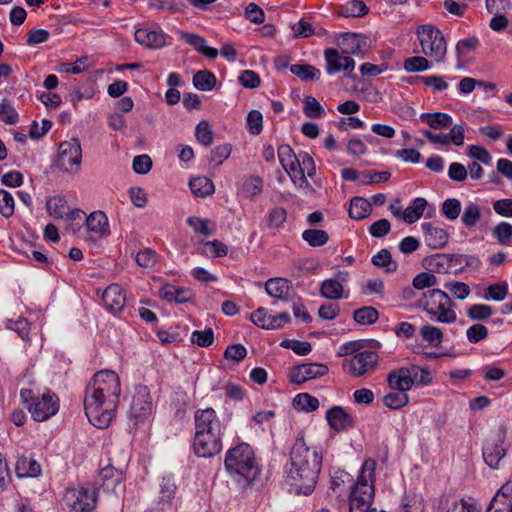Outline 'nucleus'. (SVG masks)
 <instances>
[{
  "mask_svg": "<svg viewBox=\"0 0 512 512\" xmlns=\"http://www.w3.org/2000/svg\"><path fill=\"white\" fill-rule=\"evenodd\" d=\"M121 394L120 378L112 370H101L88 383L84 409L89 422L100 429L112 422Z\"/></svg>",
  "mask_w": 512,
  "mask_h": 512,
  "instance_id": "f257e3e1",
  "label": "nucleus"
},
{
  "mask_svg": "<svg viewBox=\"0 0 512 512\" xmlns=\"http://www.w3.org/2000/svg\"><path fill=\"white\" fill-rule=\"evenodd\" d=\"M321 467V451L317 447L308 446L303 436L297 437L289 453V462L286 464L289 484L297 493L311 494L318 482Z\"/></svg>",
  "mask_w": 512,
  "mask_h": 512,
  "instance_id": "f03ea898",
  "label": "nucleus"
},
{
  "mask_svg": "<svg viewBox=\"0 0 512 512\" xmlns=\"http://www.w3.org/2000/svg\"><path fill=\"white\" fill-rule=\"evenodd\" d=\"M225 470L240 488L250 486L259 475L254 452L247 443H241L226 453Z\"/></svg>",
  "mask_w": 512,
  "mask_h": 512,
  "instance_id": "7ed1b4c3",
  "label": "nucleus"
},
{
  "mask_svg": "<svg viewBox=\"0 0 512 512\" xmlns=\"http://www.w3.org/2000/svg\"><path fill=\"white\" fill-rule=\"evenodd\" d=\"M376 462L367 459L360 470L357 481L349 492L350 512H385L371 508L374 498V474Z\"/></svg>",
  "mask_w": 512,
  "mask_h": 512,
  "instance_id": "20e7f679",
  "label": "nucleus"
},
{
  "mask_svg": "<svg viewBox=\"0 0 512 512\" xmlns=\"http://www.w3.org/2000/svg\"><path fill=\"white\" fill-rule=\"evenodd\" d=\"M453 305L449 295L440 289L424 292L419 300V307L429 315L430 320L444 324H452L457 319Z\"/></svg>",
  "mask_w": 512,
  "mask_h": 512,
  "instance_id": "39448f33",
  "label": "nucleus"
},
{
  "mask_svg": "<svg viewBox=\"0 0 512 512\" xmlns=\"http://www.w3.org/2000/svg\"><path fill=\"white\" fill-rule=\"evenodd\" d=\"M20 396L35 421H46L58 412L59 399L50 391L40 394L30 389H23Z\"/></svg>",
  "mask_w": 512,
  "mask_h": 512,
  "instance_id": "423d86ee",
  "label": "nucleus"
},
{
  "mask_svg": "<svg viewBox=\"0 0 512 512\" xmlns=\"http://www.w3.org/2000/svg\"><path fill=\"white\" fill-rule=\"evenodd\" d=\"M432 374L426 367L409 365L391 371L387 382L392 390L409 391L415 384L428 385L432 382Z\"/></svg>",
  "mask_w": 512,
  "mask_h": 512,
  "instance_id": "0eeeda50",
  "label": "nucleus"
},
{
  "mask_svg": "<svg viewBox=\"0 0 512 512\" xmlns=\"http://www.w3.org/2000/svg\"><path fill=\"white\" fill-rule=\"evenodd\" d=\"M416 34L421 45L422 53L437 63L444 61L447 53V43L443 33L434 25H420Z\"/></svg>",
  "mask_w": 512,
  "mask_h": 512,
  "instance_id": "6e6552de",
  "label": "nucleus"
},
{
  "mask_svg": "<svg viewBox=\"0 0 512 512\" xmlns=\"http://www.w3.org/2000/svg\"><path fill=\"white\" fill-rule=\"evenodd\" d=\"M507 449L506 428L500 427L486 439L483 445L482 454L485 463L492 469H498L501 460L506 456Z\"/></svg>",
  "mask_w": 512,
  "mask_h": 512,
  "instance_id": "1a4fd4ad",
  "label": "nucleus"
},
{
  "mask_svg": "<svg viewBox=\"0 0 512 512\" xmlns=\"http://www.w3.org/2000/svg\"><path fill=\"white\" fill-rule=\"evenodd\" d=\"M65 501L72 512H92L97 503L95 489L86 487L70 488L66 491Z\"/></svg>",
  "mask_w": 512,
  "mask_h": 512,
  "instance_id": "9d476101",
  "label": "nucleus"
},
{
  "mask_svg": "<svg viewBox=\"0 0 512 512\" xmlns=\"http://www.w3.org/2000/svg\"><path fill=\"white\" fill-rule=\"evenodd\" d=\"M153 411L150 391L145 385H137L132 396L129 417L135 424L147 419Z\"/></svg>",
  "mask_w": 512,
  "mask_h": 512,
  "instance_id": "9b49d317",
  "label": "nucleus"
},
{
  "mask_svg": "<svg viewBox=\"0 0 512 512\" xmlns=\"http://www.w3.org/2000/svg\"><path fill=\"white\" fill-rule=\"evenodd\" d=\"M378 363V355L374 351H362L354 354L351 358L345 359L343 366L348 372L355 376L361 377L366 373L374 371Z\"/></svg>",
  "mask_w": 512,
  "mask_h": 512,
  "instance_id": "f8f14e48",
  "label": "nucleus"
},
{
  "mask_svg": "<svg viewBox=\"0 0 512 512\" xmlns=\"http://www.w3.org/2000/svg\"><path fill=\"white\" fill-rule=\"evenodd\" d=\"M81 160V145L77 139H72L71 141H64L60 144L55 165L63 171H68L69 167H79Z\"/></svg>",
  "mask_w": 512,
  "mask_h": 512,
  "instance_id": "ddd939ff",
  "label": "nucleus"
},
{
  "mask_svg": "<svg viewBox=\"0 0 512 512\" xmlns=\"http://www.w3.org/2000/svg\"><path fill=\"white\" fill-rule=\"evenodd\" d=\"M324 58L328 75H335L339 72L351 75L355 69V60L350 56L340 53L336 48H326L324 50Z\"/></svg>",
  "mask_w": 512,
  "mask_h": 512,
  "instance_id": "4468645a",
  "label": "nucleus"
},
{
  "mask_svg": "<svg viewBox=\"0 0 512 512\" xmlns=\"http://www.w3.org/2000/svg\"><path fill=\"white\" fill-rule=\"evenodd\" d=\"M299 166L295 167V172L291 173L292 181L300 188L312 190L311 184L306 177L313 178L316 175V165L312 156L307 152L298 154Z\"/></svg>",
  "mask_w": 512,
  "mask_h": 512,
  "instance_id": "2eb2a0df",
  "label": "nucleus"
},
{
  "mask_svg": "<svg viewBox=\"0 0 512 512\" xmlns=\"http://www.w3.org/2000/svg\"><path fill=\"white\" fill-rule=\"evenodd\" d=\"M48 213L56 219L63 221H80L85 215L81 209H70L66 199L62 196H54L46 203Z\"/></svg>",
  "mask_w": 512,
  "mask_h": 512,
  "instance_id": "dca6fc26",
  "label": "nucleus"
},
{
  "mask_svg": "<svg viewBox=\"0 0 512 512\" xmlns=\"http://www.w3.org/2000/svg\"><path fill=\"white\" fill-rule=\"evenodd\" d=\"M193 449L198 457L210 458L222 450V434H195Z\"/></svg>",
  "mask_w": 512,
  "mask_h": 512,
  "instance_id": "f3484780",
  "label": "nucleus"
},
{
  "mask_svg": "<svg viewBox=\"0 0 512 512\" xmlns=\"http://www.w3.org/2000/svg\"><path fill=\"white\" fill-rule=\"evenodd\" d=\"M195 434H222V424L212 408L199 409L194 415Z\"/></svg>",
  "mask_w": 512,
  "mask_h": 512,
  "instance_id": "a211bd4d",
  "label": "nucleus"
},
{
  "mask_svg": "<svg viewBox=\"0 0 512 512\" xmlns=\"http://www.w3.org/2000/svg\"><path fill=\"white\" fill-rule=\"evenodd\" d=\"M328 373V367L320 363H306L290 369L289 379L292 383L302 384Z\"/></svg>",
  "mask_w": 512,
  "mask_h": 512,
  "instance_id": "6ab92c4d",
  "label": "nucleus"
},
{
  "mask_svg": "<svg viewBox=\"0 0 512 512\" xmlns=\"http://www.w3.org/2000/svg\"><path fill=\"white\" fill-rule=\"evenodd\" d=\"M367 43V36L354 32H344L337 40V45L340 48L341 53L346 56L359 55L363 53L364 49L367 47Z\"/></svg>",
  "mask_w": 512,
  "mask_h": 512,
  "instance_id": "aec40b11",
  "label": "nucleus"
},
{
  "mask_svg": "<svg viewBox=\"0 0 512 512\" xmlns=\"http://www.w3.org/2000/svg\"><path fill=\"white\" fill-rule=\"evenodd\" d=\"M326 419L331 429L337 432L347 431L354 427V418L343 407L334 406L326 412Z\"/></svg>",
  "mask_w": 512,
  "mask_h": 512,
  "instance_id": "412c9836",
  "label": "nucleus"
},
{
  "mask_svg": "<svg viewBox=\"0 0 512 512\" xmlns=\"http://www.w3.org/2000/svg\"><path fill=\"white\" fill-rule=\"evenodd\" d=\"M109 226H71V233L88 245L97 244L110 233Z\"/></svg>",
  "mask_w": 512,
  "mask_h": 512,
  "instance_id": "4be33fe9",
  "label": "nucleus"
},
{
  "mask_svg": "<svg viewBox=\"0 0 512 512\" xmlns=\"http://www.w3.org/2000/svg\"><path fill=\"white\" fill-rule=\"evenodd\" d=\"M134 38L137 43L149 49H159L166 45V37L162 31L139 28L135 31Z\"/></svg>",
  "mask_w": 512,
  "mask_h": 512,
  "instance_id": "5701e85b",
  "label": "nucleus"
},
{
  "mask_svg": "<svg viewBox=\"0 0 512 512\" xmlns=\"http://www.w3.org/2000/svg\"><path fill=\"white\" fill-rule=\"evenodd\" d=\"M104 305L112 312H119L123 309L126 302L124 290L118 284H111L103 292Z\"/></svg>",
  "mask_w": 512,
  "mask_h": 512,
  "instance_id": "b1692460",
  "label": "nucleus"
},
{
  "mask_svg": "<svg viewBox=\"0 0 512 512\" xmlns=\"http://www.w3.org/2000/svg\"><path fill=\"white\" fill-rule=\"evenodd\" d=\"M353 477L344 470L336 469L331 473L330 489L336 497H342L353 488Z\"/></svg>",
  "mask_w": 512,
  "mask_h": 512,
  "instance_id": "393cba45",
  "label": "nucleus"
},
{
  "mask_svg": "<svg viewBox=\"0 0 512 512\" xmlns=\"http://www.w3.org/2000/svg\"><path fill=\"white\" fill-rule=\"evenodd\" d=\"M123 480V473L121 469L115 468L112 465H107L100 470L98 482H101V487L107 492H116Z\"/></svg>",
  "mask_w": 512,
  "mask_h": 512,
  "instance_id": "a878e982",
  "label": "nucleus"
},
{
  "mask_svg": "<svg viewBox=\"0 0 512 512\" xmlns=\"http://www.w3.org/2000/svg\"><path fill=\"white\" fill-rule=\"evenodd\" d=\"M180 38L209 59H215L219 54V51L216 48L208 46L206 40L199 34L186 32L182 33Z\"/></svg>",
  "mask_w": 512,
  "mask_h": 512,
  "instance_id": "bb28decb",
  "label": "nucleus"
},
{
  "mask_svg": "<svg viewBox=\"0 0 512 512\" xmlns=\"http://www.w3.org/2000/svg\"><path fill=\"white\" fill-rule=\"evenodd\" d=\"M291 288V281L285 278H271L265 283L267 294L279 300H288Z\"/></svg>",
  "mask_w": 512,
  "mask_h": 512,
  "instance_id": "cd10ccee",
  "label": "nucleus"
},
{
  "mask_svg": "<svg viewBox=\"0 0 512 512\" xmlns=\"http://www.w3.org/2000/svg\"><path fill=\"white\" fill-rule=\"evenodd\" d=\"M424 227V241L433 248H443L449 239L448 232L440 226H423Z\"/></svg>",
  "mask_w": 512,
  "mask_h": 512,
  "instance_id": "c85d7f7f",
  "label": "nucleus"
},
{
  "mask_svg": "<svg viewBox=\"0 0 512 512\" xmlns=\"http://www.w3.org/2000/svg\"><path fill=\"white\" fill-rule=\"evenodd\" d=\"M427 207L428 202L425 198L417 197L413 199L409 206L404 209L402 221L407 224H413L424 215Z\"/></svg>",
  "mask_w": 512,
  "mask_h": 512,
  "instance_id": "c756f323",
  "label": "nucleus"
},
{
  "mask_svg": "<svg viewBox=\"0 0 512 512\" xmlns=\"http://www.w3.org/2000/svg\"><path fill=\"white\" fill-rule=\"evenodd\" d=\"M372 203L363 197H354L350 201L348 213L352 220L361 221L370 215Z\"/></svg>",
  "mask_w": 512,
  "mask_h": 512,
  "instance_id": "7c9ffc66",
  "label": "nucleus"
},
{
  "mask_svg": "<svg viewBox=\"0 0 512 512\" xmlns=\"http://www.w3.org/2000/svg\"><path fill=\"white\" fill-rule=\"evenodd\" d=\"M189 187L193 195L200 198L210 196L215 191L212 180L206 176L193 177L189 181Z\"/></svg>",
  "mask_w": 512,
  "mask_h": 512,
  "instance_id": "2f4dec72",
  "label": "nucleus"
},
{
  "mask_svg": "<svg viewBox=\"0 0 512 512\" xmlns=\"http://www.w3.org/2000/svg\"><path fill=\"white\" fill-rule=\"evenodd\" d=\"M18 477H36L41 473L40 464L33 458L20 457L15 466Z\"/></svg>",
  "mask_w": 512,
  "mask_h": 512,
  "instance_id": "473e14b6",
  "label": "nucleus"
},
{
  "mask_svg": "<svg viewBox=\"0 0 512 512\" xmlns=\"http://www.w3.org/2000/svg\"><path fill=\"white\" fill-rule=\"evenodd\" d=\"M278 158L282 167L290 176L291 173L295 172V167L299 166L298 155L287 144L278 147Z\"/></svg>",
  "mask_w": 512,
  "mask_h": 512,
  "instance_id": "72a5a7b5",
  "label": "nucleus"
},
{
  "mask_svg": "<svg viewBox=\"0 0 512 512\" xmlns=\"http://www.w3.org/2000/svg\"><path fill=\"white\" fill-rule=\"evenodd\" d=\"M420 119L432 129H444L452 124V117L443 112L422 113Z\"/></svg>",
  "mask_w": 512,
  "mask_h": 512,
  "instance_id": "f704fd0d",
  "label": "nucleus"
},
{
  "mask_svg": "<svg viewBox=\"0 0 512 512\" xmlns=\"http://www.w3.org/2000/svg\"><path fill=\"white\" fill-rule=\"evenodd\" d=\"M369 8L362 0H349L341 5L338 15L349 17H363L368 14Z\"/></svg>",
  "mask_w": 512,
  "mask_h": 512,
  "instance_id": "c9c22d12",
  "label": "nucleus"
},
{
  "mask_svg": "<svg viewBox=\"0 0 512 512\" xmlns=\"http://www.w3.org/2000/svg\"><path fill=\"white\" fill-rule=\"evenodd\" d=\"M344 287L335 279H327L321 283L320 295L326 299L337 300L343 297Z\"/></svg>",
  "mask_w": 512,
  "mask_h": 512,
  "instance_id": "e433bc0d",
  "label": "nucleus"
},
{
  "mask_svg": "<svg viewBox=\"0 0 512 512\" xmlns=\"http://www.w3.org/2000/svg\"><path fill=\"white\" fill-rule=\"evenodd\" d=\"M216 82L215 74L208 70H200L193 76V85L200 91H211L215 87Z\"/></svg>",
  "mask_w": 512,
  "mask_h": 512,
  "instance_id": "4c0bfd02",
  "label": "nucleus"
},
{
  "mask_svg": "<svg viewBox=\"0 0 512 512\" xmlns=\"http://www.w3.org/2000/svg\"><path fill=\"white\" fill-rule=\"evenodd\" d=\"M419 334L422 339L432 347H439L443 341V332L436 326L425 324L420 327Z\"/></svg>",
  "mask_w": 512,
  "mask_h": 512,
  "instance_id": "58836bf2",
  "label": "nucleus"
},
{
  "mask_svg": "<svg viewBox=\"0 0 512 512\" xmlns=\"http://www.w3.org/2000/svg\"><path fill=\"white\" fill-rule=\"evenodd\" d=\"M290 71L302 81L319 80L321 72L310 64H294L290 66Z\"/></svg>",
  "mask_w": 512,
  "mask_h": 512,
  "instance_id": "ea45409f",
  "label": "nucleus"
},
{
  "mask_svg": "<svg viewBox=\"0 0 512 512\" xmlns=\"http://www.w3.org/2000/svg\"><path fill=\"white\" fill-rule=\"evenodd\" d=\"M446 512H481V506L472 497L462 498L448 504Z\"/></svg>",
  "mask_w": 512,
  "mask_h": 512,
  "instance_id": "a19ab883",
  "label": "nucleus"
},
{
  "mask_svg": "<svg viewBox=\"0 0 512 512\" xmlns=\"http://www.w3.org/2000/svg\"><path fill=\"white\" fill-rule=\"evenodd\" d=\"M409 403V396L407 392L402 390H394L387 393L383 397V404L392 410L401 409Z\"/></svg>",
  "mask_w": 512,
  "mask_h": 512,
  "instance_id": "79ce46f5",
  "label": "nucleus"
},
{
  "mask_svg": "<svg viewBox=\"0 0 512 512\" xmlns=\"http://www.w3.org/2000/svg\"><path fill=\"white\" fill-rule=\"evenodd\" d=\"M293 406L300 411L313 412L319 408V400L308 393H300L293 399Z\"/></svg>",
  "mask_w": 512,
  "mask_h": 512,
  "instance_id": "37998d69",
  "label": "nucleus"
},
{
  "mask_svg": "<svg viewBox=\"0 0 512 512\" xmlns=\"http://www.w3.org/2000/svg\"><path fill=\"white\" fill-rule=\"evenodd\" d=\"M318 267L319 262L314 258H299L292 263L291 275L299 277L303 273L314 272Z\"/></svg>",
  "mask_w": 512,
  "mask_h": 512,
  "instance_id": "c03bdc74",
  "label": "nucleus"
},
{
  "mask_svg": "<svg viewBox=\"0 0 512 512\" xmlns=\"http://www.w3.org/2000/svg\"><path fill=\"white\" fill-rule=\"evenodd\" d=\"M371 262L377 267L385 268L387 273H393L398 268L397 262L392 260L391 253L387 249H382L375 254L372 257Z\"/></svg>",
  "mask_w": 512,
  "mask_h": 512,
  "instance_id": "a18cd8bd",
  "label": "nucleus"
},
{
  "mask_svg": "<svg viewBox=\"0 0 512 512\" xmlns=\"http://www.w3.org/2000/svg\"><path fill=\"white\" fill-rule=\"evenodd\" d=\"M302 238L309 246L320 247L328 242L329 235L324 230L311 228L302 233Z\"/></svg>",
  "mask_w": 512,
  "mask_h": 512,
  "instance_id": "49530a36",
  "label": "nucleus"
},
{
  "mask_svg": "<svg viewBox=\"0 0 512 512\" xmlns=\"http://www.w3.org/2000/svg\"><path fill=\"white\" fill-rule=\"evenodd\" d=\"M303 112L308 118L316 119L322 118L326 115V112L319 101L309 95L303 99Z\"/></svg>",
  "mask_w": 512,
  "mask_h": 512,
  "instance_id": "de8ad7c7",
  "label": "nucleus"
},
{
  "mask_svg": "<svg viewBox=\"0 0 512 512\" xmlns=\"http://www.w3.org/2000/svg\"><path fill=\"white\" fill-rule=\"evenodd\" d=\"M431 63L426 57L412 56L405 59L403 68L408 73H419L430 69Z\"/></svg>",
  "mask_w": 512,
  "mask_h": 512,
  "instance_id": "09e8293b",
  "label": "nucleus"
},
{
  "mask_svg": "<svg viewBox=\"0 0 512 512\" xmlns=\"http://www.w3.org/2000/svg\"><path fill=\"white\" fill-rule=\"evenodd\" d=\"M462 210L461 202L456 198H448L441 205V214L448 221H455L459 217Z\"/></svg>",
  "mask_w": 512,
  "mask_h": 512,
  "instance_id": "8fccbe9b",
  "label": "nucleus"
},
{
  "mask_svg": "<svg viewBox=\"0 0 512 512\" xmlns=\"http://www.w3.org/2000/svg\"><path fill=\"white\" fill-rule=\"evenodd\" d=\"M378 317V311L370 306L359 308L353 314L354 320L361 325L373 324L377 321Z\"/></svg>",
  "mask_w": 512,
  "mask_h": 512,
  "instance_id": "3c124183",
  "label": "nucleus"
},
{
  "mask_svg": "<svg viewBox=\"0 0 512 512\" xmlns=\"http://www.w3.org/2000/svg\"><path fill=\"white\" fill-rule=\"evenodd\" d=\"M508 294V284L506 282H499L491 284L487 287L483 298L487 301H503Z\"/></svg>",
  "mask_w": 512,
  "mask_h": 512,
  "instance_id": "603ef678",
  "label": "nucleus"
},
{
  "mask_svg": "<svg viewBox=\"0 0 512 512\" xmlns=\"http://www.w3.org/2000/svg\"><path fill=\"white\" fill-rule=\"evenodd\" d=\"M195 137L200 144L205 147L210 146L213 143L214 134L210 129L208 121H200L195 128Z\"/></svg>",
  "mask_w": 512,
  "mask_h": 512,
  "instance_id": "864d4df0",
  "label": "nucleus"
},
{
  "mask_svg": "<svg viewBox=\"0 0 512 512\" xmlns=\"http://www.w3.org/2000/svg\"><path fill=\"white\" fill-rule=\"evenodd\" d=\"M493 314L492 307L486 304H473L467 310V316L474 321H485Z\"/></svg>",
  "mask_w": 512,
  "mask_h": 512,
  "instance_id": "5fc2aeb1",
  "label": "nucleus"
},
{
  "mask_svg": "<svg viewBox=\"0 0 512 512\" xmlns=\"http://www.w3.org/2000/svg\"><path fill=\"white\" fill-rule=\"evenodd\" d=\"M444 286L451 292L452 296L458 300L466 299L471 292L469 285L460 281H449L446 282Z\"/></svg>",
  "mask_w": 512,
  "mask_h": 512,
  "instance_id": "6e6d98bb",
  "label": "nucleus"
},
{
  "mask_svg": "<svg viewBox=\"0 0 512 512\" xmlns=\"http://www.w3.org/2000/svg\"><path fill=\"white\" fill-rule=\"evenodd\" d=\"M18 113L13 106L9 104L7 99L0 102V120L8 125H14L18 122Z\"/></svg>",
  "mask_w": 512,
  "mask_h": 512,
  "instance_id": "4d7b16f0",
  "label": "nucleus"
},
{
  "mask_svg": "<svg viewBox=\"0 0 512 512\" xmlns=\"http://www.w3.org/2000/svg\"><path fill=\"white\" fill-rule=\"evenodd\" d=\"M263 181L258 176H249L242 185V191L248 196H257L262 193Z\"/></svg>",
  "mask_w": 512,
  "mask_h": 512,
  "instance_id": "13d9d810",
  "label": "nucleus"
},
{
  "mask_svg": "<svg viewBox=\"0 0 512 512\" xmlns=\"http://www.w3.org/2000/svg\"><path fill=\"white\" fill-rule=\"evenodd\" d=\"M436 284H437V278L431 272H421V273L417 274L412 280L413 288L418 289V290L430 288Z\"/></svg>",
  "mask_w": 512,
  "mask_h": 512,
  "instance_id": "bf43d9fd",
  "label": "nucleus"
},
{
  "mask_svg": "<svg viewBox=\"0 0 512 512\" xmlns=\"http://www.w3.org/2000/svg\"><path fill=\"white\" fill-rule=\"evenodd\" d=\"M230 144H223L215 147L210 153V162L215 166H220L231 154Z\"/></svg>",
  "mask_w": 512,
  "mask_h": 512,
  "instance_id": "052dcab7",
  "label": "nucleus"
},
{
  "mask_svg": "<svg viewBox=\"0 0 512 512\" xmlns=\"http://www.w3.org/2000/svg\"><path fill=\"white\" fill-rule=\"evenodd\" d=\"M481 210L478 204L470 202L466 205L461 221L462 224H476L480 220Z\"/></svg>",
  "mask_w": 512,
  "mask_h": 512,
  "instance_id": "680f3d73",
  "label": "nucleus"
},
{
  "mask_svg": "<svg viewBox=\"0 0 512 512\" xmlns=\"http://www.w3.org/2000/svg\"><path fill=\"white\" fill-rule=\"evenodd\" d=\"M132 168L136 174H147L152 168L151 157L147 154L135 156L133 159Z\"/></svg>",
  "mask_w": 512,
  "mask_h": 512,
  "instance_id": "e2e57ef3",
  "label": "nucleus"
},
{
  "mask_svg": "<svg viewBox=\"0 0 512 512\" xmlns=\"http://www.w3.org/2000/svg\"><path fill=\"white\" fill-rule=\"evenodd\" d=\"M191 341L200 347H209L214 341V333L211 328L203 331L196 330L191 335Z\"/></svg>",
  "mask_w": 512,
  "mask_h": 512,
  "instance_id": "0e129e2a",
  "label": "nucleus"
},
{
  "mask_svg": "<svg viewBox=\"0 0 512 512\" xmlns=\"http://www.w3.org/2000/svg\"><path fill=\"white\" fill-rule=\"evenodd\" d=\"M263 116L258 110H252L247 116V127L251 134L258 135L263 128Z\"/></svg>",
  "mask_w": 512,
  "mask_h": 512,
  "instance_id": "69168bd1",
  "label": "nucleus"
},
{
  "mask_svg": "<svg viewBox=\"0 0 512 512\" xmlns=\"http://www.w3.org/2000/svg\"><path fill=\"white\" fill-rule=\"evenodd\" d=\"M466 336L470 343H478L488 337V329L482 324H474L467 329Z\"/></svg>",
  "mask_w": 512,
  "mask_h": 512,
  "instance_id": "338daca9",
  "label": "nucleus"
},
{
  "mask_svg": "<svg viewBox=\"0 0 512 512\" xmlns=\"http://www.w3.org/2000/svg\"><path fill=\"white\" fill-rule=\"evenodd\" d=\"M503 502V504L512 507V480L507 481L498 490L492 501Z\"/></svg>",
  "mask_w": 512,
  "mask_h": 512,
  "instance_id": "774afa93",
  "label": "nucleus"
}]
</instances>
